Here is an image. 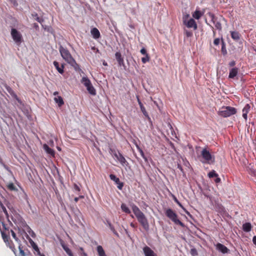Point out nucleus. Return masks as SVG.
<instances>
[{"label":"nucleus","instance_id":"58836bf2","mask_svg":"<svg viewBox=\"0 0 256 256\" xmlns=\"http://www.w3.org/2000/svg\"><path fill=\"white\" fill-rule=\"evenodd\" d=\"M18 249L20 250V256H26L25 252L24 250L22 249V244L20 243L18 244Z\"/></svg>","mask_w":256,"mask_h":256},{"label":"nucleus","instance_id":"3c124183","mask_svg":"<svg viewBox=\"0 0 256 256\" xmlns=\"http://www.w3.org/2000/svg\"><path fill=\"white\" fill-rule=\"evenodd\" d=\"M174 202L177 204H179L180 202L178 200L176 196H173Z\"/></svg>","mask_w":256,"mask_h":256},{"label":"nucleus","instance_id":"774afa93","mask_svg":"<svg viewBox=\"0 0 256 256\" xmlns=\"http://www.w3.org/2000/svg\"><path fill=\"white\" fill-rule=\"evenodd\" d=\"M74 256L73 255V256Z\"/></svg>","mask_w":256,"mask_h":256},{"label":"nucleus","instance_id":"473e14b6","mask_svg":"<svg viewBox=\"0 0 256 256\" xmlns=\"http://www.w3.org/2000/svg\"><path fill=\"white\" fill-rule=\"evenodd\" d=\"M26 230L28 232V234L30 235V236L34 238L36 236V234L35 232L31 229V228L28 225L26 226Z\"/></svg>","mask_w":256,"mask_h":256},{"label":"nucleus","instance_id":"c9c22d12","mask_svg":"<svg viewBox=\"0 0 256 256\" xmlns=\"http://www.w3.org/2000/svg\"><path fill=\"white\" fill-rule=\"evenodd\" d=\"M150 60V57L148 54H146V56H144V57L142 58V62L143 64H146V63L147 62H148Z\"/></svg>","mask_w":256,"mask_h":256},{"label":"nucleus","instance_id":"cd10ccee","mask_svg":"<svg viewBox=\"0 0 256 256\" xmlns=\"http://www.w3.org/2000/svg\"><path fill=\"white\" fill-rule=\"evenodd\" d=\"M97 251H98L99 256H106V255L105 252L102 246H98Z\"/></svg>","mask_w":256,"mask_h":256},{"label":"nucleus","instance_id":"603ef678","mask_svg":"<svg viewBox=\"0 0 256 256\" xmlns=\"http://www.w3.org/2000/svg\"><path fill=\"white\" fill-rule=\"evenodd\" d=\"M14 96L18 102H20V100H19V98H18L16 94H14Z\"/></svg>","mask_w":256,"mask_h":256},{"label":"nucleus","instance_id":"39448f33","mask_svg":"<svg viewBox=\"0 0 256 256\" xmlns=\"http://www.w3.org/2000/svg\"><path fill=\"white\" fill-rule=\"evenodd\" d=\"M236 112V110L232 106H223L218 112V114L224 118L229 117Z\"/></svg>","mask_w":256,"mask_h":256},{"label":"nucleus","instance_id":"1a4fd4ad","mask_svg":"<svg viewBox=\"0 0 256 256\" xmlns=\"http://www.w3.org/2000/svg\"><path fill=\"white\" fill-rule=\"evenodd\" d=\"M6 222H10L8 218V214L0 212V226L3 232L8 230V224Z\"/></svg>","mask_w":256,"mask_h":256},{"label":"nucleus","instance_id":"f704fd0d","mask_svg":"<svg viewBox=\"0 0 256 256\" xmlns=\"http://www.w3.org/2000/svg\"><path fill=\"white\" fill-rule=\"evenodd\" d=\"M208 176L210 178H214V177H218V174L214 170H212L210 171L208 174Z\"/></svg>","mask_w":256,"mask_h":256},{"label":"nucleus","instance_id":"412c9836","mask_svg":"<svg viewBox=\"0 0 256 256\" xmlns=\"http://www.w3.org/2000/svg\"><path fill=\"white\" fill-rule=\"evenodd\" d=\"M54 65L60 74H62L64 73V66L63 64H62L61 66H60L59 63L56 61H54Z\"/></svg>","mask_w":256,"mask_h":256},{"label":"nucleus","instance_id":"a18cd8bd","mask_svg":"<svg viewBox=\"0 0 256 256\" xmlns=\"http://www.w3.org/2000/svg\"><path fill=\"white\" fill-rule=\"evenodd\" d=\"M84 198V196H80L78 197H76L74 198V200L75 202H78V200H79V199L80 198Z\"/></svg>","mask_w":256,"mask_h":256},{"label":"nucleus","instance_id":"864d4df0","mask_svg":"<svg viewBox=\"0 0 256 256\" xmlns=\"http://www.w3.org/2000/svg\"><path fill=\"white\" fill-rule=\"evenodd\" d=\"M180 208H182L184 211H186V209L184 208V206H182V204L179 202V204H178Z\"/></svg>","mask_w":256,"mask_h":256},{"label":"nucleus","instance_id":"bb28decb","mask_svg":"<svg viewBox=\"0 0 256 256\" xmlns=\"http://www.w3.org/2000/svg\"><path fill=\"white\" fill-rule=\"evenodd\" d=\"M54 100L58 104V106H61L64 104L63 99L60 96L55 98Z\"/></svg>","mask_w":256,"mask_h":256},{"label":"nucleus","instance_id":"7c9ffc66","mask_svg":"<svg viewBox=\"0 0 256 256\" xmlns=\"http://www.w3.org/2000/svg\"><path fill=\"white\" fill-rule=\"evenodd\" d=\"M136 148L138 151L140 152V156H142V158L146 162L148 160L147 158L146 157L144 152L143 150H142V148L139 146L137 144H136Z\"/></svg>","mask_w":256,"mask_h":256},{"label":"nucleus","instance_id":"72a5a7b5","mask_svg":"<svg viewBox=\"0 0 256 256\" xmlns=\"http://www.w3.org/2000/svg\"><path fill=\"white\" fill-rule=\"evenodd\" d=\"M121 208L123 212H125L126 214H130V210L126 206V204H122L121 205Z\"/></svg>","mask_w":256,"mask_h":256},{"label":"nucleus","instance_id":"f8f14e48","mask_svg":"<svg viewBox=\"0 0 256 256\" xmlns=\"http://www.w3.org/2000/svg\"><path fill=\"white\" fill-rule=\"evenodd\" d=\"M26 239L28 240L32 248L36 252V254H40V251L37 244L29 236L26 232H24Z\"/></svg>","mask_w":256,"mask_h":256},{"label":"nucleus","instance_id":"0e129e2a","mask_svg":"<svg viewBox=\"0 0 256 256\" xmlns=\"http://www.w3.org/2000/svg\"><path fill=\"white\" fill-rule=\"evenodd\" d=\"M32 16L34 17H36V16L35 15V14H32Z\"/></svg>","mask_w":256,"mask_h":256},{"label":"nucleus","instance_id":"ea45409f","mask_svg":"<svg viewBox=\"0 0 256 256\" xmlns=\"http://www.w3.org/2000/svg\"><path fill=\"white\" fill-rule=\"evenodd\" d=\"M214 26H215V27L216 28L217 30H222V26L221 23L220 22H216V24Z\"/></svg>","mask_w":256,"mask_h":256},{"label":"nucleus","instance_id":"c85d7f7f","mask_svg":"<svg viewBox=\"0 0 256 256\" xmlns=\"http://www.w3.org/2000/svg\"><path fill=\"white\" fill-rule=\"evenodd\" d=\"M140 110H141L143 114L148 118L150 119V118L148 114V113L147 112L143 104L140 105Z\"/></svg>","mask_w":256,"mask_h":256},{"label":"nucleus","instance_id":"2f4dec72","mask_svg":"<svg viewBox=\"0 0 256 256\" xmlns=\"http://www.w3.org/2000/svg\"><path fill=\"white\" fill-rule=\"evenodd\" d=\"M0 212L6 214H8V211L6 207L4 204L0 202Z\"/></svg>","mask_w":256,"mask_h":256},{"label":"nucleus","instance_id":"0eeeda50","mask_svg":"<svg viewBox=\"0 0 256 256\" xmlns=\"http://www.w3.org/2000/svg\"><path fill=\"white\" fill-rule=\"evenodd\" d=\"M113 158L116 162H119L122 167L125 168L128 166V162L120 152H115L114 154Z\"/></svg>","mask_w":256,"mask_h":256},{"label":"nucleus","instance_id":"a878e982","mask_svg":"<svg viewBox=\"0 0 256 256\" xmlns=\"http://www.w3.org/2000/svg\"><path fill=\"white\" fill-rule=\"evenodd\" d=\"M252 228L251 224L249 222H246L242 225V229L244 232H248L250 231Z\"/></svg>","mask_w":256,"mask_h":256},{"label":"nucleus","instance_id":"4c0bfd02","mask_svg":"<svg viewBox=\"0 0 256 256\" xmlns=\"http://www.w3.org/2000/svg\"><path fill=\"white\" fill-rule=\"evenodd\" d=\"M208 16L211 18V21L212 23H214V22H216L217 20V18L215 16L214 14H213L212 12H208Z\"/></svg>","mask_w":256,"mask_h":256},{"label":"nucleus","instance_id":"8fccbe9b","mask_svg":"<svg viewBox=\"0 0 256 256\" xmlns=\"http://www.w3.org/2000/svg\"><path fill=\"white\" fill-rule=\"evenodd\" d=\"M136 98H137V100H138V102L139 106L142 104V102H141L138 96H137Z\"/></svg>","mask_w":256,"mask_h":256},{"label":"nucleus","instance_id":"4be33fe9","mask_svg":"<svg viewBox=\"0 0 256 256\" xmlns=\"http://www.w3.org/2000/svg\"><path fill=\"white\" fill-rule=\"evenodd\" d=\"M238 69L236 68H232L230 70L228 77L230 78H233L238 74Z\"/></svg>","mask_w":256,"mask_h":256},{"label":"nucleus","instance_id":"f3484780","mask_svg":"<svg viewBox=\"0 0 256 256\" xmlns=\"http://www.w3.org/2000/svg\"><path fill=\"white\" fill-rule=\"evenodd\" d=\"M113 182L116 185L117 188L120 190H122L124 187V182L120 180V179L114 176H113Z\"/></svg>","mask_w":256,"mask_h":256},{"label":"nucleus","instance_id":"052dcab7","mask_svg":"<svg viewBox=\"0 0 256 256\" xmlns=\"http://www.w3.org/2000/svg\"><path fill=\"white\" fill-rule=\"evenodd\" d=\"M39 256H46L44 254H41V252H40V254H38Z\"/></svg>","mask_w":256,"mask_h":256},{"label":"nucleus","instance_id":"6ab92c4d","mask_svg":"<svg viewBox=\"0 0 256 256\" xmlns=\"http://www.w3.org/2000/svg\"><path fill=\"white\" fill-rule=\"evenodd\" d=\"M43 148L44 150L46 152V153L50 154V156H54L55 153L54 150L52 148H50L46 144H44Z\"/></svg>","mask_w":256,"mask_h":256},{"label":"nucleus","instance_id":"2eb2a0df","mask_svg":"<svg viewBox=\"0 0 256 256\" xmlns=\"http://www.w3.org/2000/svg\"><path fill=\"white\" fill-rule=\"evenodd\" d=\"M216 248L222 254H226L228 252V249L224 244L218 243L216 245Z\"/></svg>","mask_w":256,"mask_h":256},{"label":"nucleus","instance_id":"79ce46f5","mask_svg":"<svg viewBox=\"0 0 256 256\" xmlns=\"http://www.w3.org/2000/svg\"><path fill=\"white\" fill-rule=\"evenodd\" d=\"M190 254L193 256H196L198 255V252L195 248H192L190 250Z\"/></svg>","mask_w":256,"mask_h":256},{"label":"nucleus","instance_id":"6e6552de","mask_svg":"<svg viewBox=\"0 0 256 256\" xmlns=\"http://www.w3.org/2000/svg\"><path fill=\"white\" fill-rule=\"evenodd\" d=\"M82 83L86 88L90 94L92 95L96 94V90L92 86L90 80L86 78L83 77L81 80Z\"/></svg>","mask_w":256,"mask_h":256},{"label":"nucleus","instance_id":"b1692460","mask_svg":"<svg viewBox=\"0 0 256 256\" xmlns=\"http://www.w3.org/2000/svg\"><path fill=\"white\" fill-rule=\"evenodd\" d=\"M42 28L48 32L52 34H54V29L51 26H48L46 25L42 24Z\"/></svg>","mask_w":256,"mask_h":256},{"label":"nucleus","instance_id":"ddd939ff","mask_svg":"<svg viewBox=\"0 0 256 256\" xmlns=\"http://www.w3.org/2000/svg\"><path fill=\"white\" fill-rule=\"evenodd\" d=\"M204 14V10L202 11L198 8L192 13V16L194 19L199 20Z\"/></svg>","mask_w":256,"mask_h":256},{"label":"nucleus","instance_id":"9b49d317","mask_svg":"<svg viewBox=\"0 0 256 256\" xmlns=\"http://www.w3.org/2000/svg\"><path fill=\"white\" fill-rule=\"evenodd\" d=\"M11 36L13 40L18 45L20 44L22 42V34L15 28H12L11 30Z\"/></svg>","mask_w":256,"mask_h":256},{"label":"nucleus","instance_id":"20e7f679","mask_svg":"<svg viewBox=\"0 0 256 256\" xmlns=\"http://www.w3.org/2000/svg\"><path fill=\"white\" fill-rule=\"evenodd\" d=\"M59 50L62 58L68 64H69L72 66H74L75 64H76V60L72 57L71 54H70L68 50L64 48L62 46H60L59 48Z\"/></svg>","mask_w":256,"mask_h":256},{"label":"nucleus","instance_id":"e433bc0d","mask_svg":"<svg viewBox=\"0 0 256 256\" xmlns=\"http://www.w3.org/2000/svg\"><path fill=\"white\" fill-rule=\"evenodd\" d=\"M10 233L12 238L15 240L16 242H17L18 244L20 243V240L16 236V235L14 232L13 230H10Z\"/></svg>","mask_w":256,"mask_h":256},{"label":"nucleus","instance_id":"6e6d98bb","mask_svg":"<svg viewBox=\"0 0 256 256\" xmlns=\"http://www.w3.org/2000/svg\"><path fill=\"white\" fill-rule=\"evenodd\" d=\"M235 64V62L234 61L230 63V66H234Z\"/></svg>","mask_w":256,"mask_h":256},{"label":"nucleus","instance_id":"680f3d73","mask_svg":"<svg viewBox=\"0 0 256 256\" xmlns=\"http://www.w3.org/2000/svg\"><path fill=\"white\" fill-rule=\"evenodd\" d=\"M218 22V20H217L216 22H214L213 23V24H214V25H215V24H216V22Z\"/></svg>","mask_w":256,"mask_h":256},{"label":"nucleus","instance_id":"aec40b11","mask_svg":"<svg viewBox=\"0 0 256 256\" xmlns=\"http://www.w3.org/2000/svg\"><path fill=\"white\" fill-rule=\"evenodd\" d=\"M250 110V106L249 104H246L242 109V116L245 119V120H247V114L249 112Z\"/></svg>","mask_w":256,"mask_h":256},{"label":"nucleus","instance_id":"338daca9","mask_svg":"<svg viewBox=\"0 0 256 256\" xmlns=\"http://www.w3.org/2000/svg\"><path fill=\"white\" fill-rule=\"evenodd\" d=\"M104 64L106 65V63L104 62Z\"/></svg>","mask_w":256,"mask_h":256},{"label":"nucleus","instance_id":"09e8293b","mask_svg":"<svg viewBox=\"0 0 256 256\" xmlns=\"http://www.w3.org/2000/svg\"><path fill=\"white\" fill-rule=\"evenodd\" d=\"M186 34L187 36H190L192 35V32H188V30L186 31Z\"/></svg>","mask_w":256,"mask_h":256},{"label":"nucleus","instance_id":"dca6fc26","mask_svg":"<svg viewBox=\"0 0 256 256\" xmlns=\"http://www.w3.org/2000/svg\"><path fill=\"white\" fill-rule=\"evenodd\" d=\"M143 251L145 256H157L154 252L147 246L144 248Z\"/></svg>","mask_w":256,"mask_h":256},{"label":"nucleus","instance_id":"5fc2aeb1","mask_svg":"<svg viewBox=\"0 0 256 256\" xmlns=\"http://www.w3.org/2000/svg\"><path fill=\"white\" fill-rule=\"evenodd\" d=\"M252 240H253V242H254V244L256 245V236H254Z\"/></svg>","mask_w":256,"mask_h":256},{"label":"nucleus","instance_id":"9d476101","mask_svg":"<svg viewBox=\"0 0 256 256\" xmlns=\"http://www.w3.org/2000/svg\"><path fill=\"white\" fill-rule=\"evenodd\" d=\"M0 230L2 233V237L4 241V242L6 243L7 246H8L14 252V253L16 255V250L14 247V245L13 243V242L10 239V238L4 232L2 231V228H0Z\"/></svg>","mask_w":256,"mask_h":256},{"label":"nucleus","instance_id":"423d86ee","mask_svg":"<svg viewBox=\"0 0 256 256\" xmlns=\"http://www.w3.org/2000/svg\"><path fill=\"white\" fill-rule=\"evenodd\" d=\"M166 214L170 220H171L176 224H179L182 227L184 226V224L178 219L177 214L172 209H167L166 210Z\"/></svg>","mask_w":256,"mask_h":256},{"label":"nucleus","instance_id":"69168bd1","mask_svg":"<svg viewBox=\"0 0 256 256\" xmlns=\"http://www.w3.org/2000/svg\"><path fill=\"white\" fill-rule=\"evenodd\" d=\"M80 250H83V248H80Z\"/></svg>","mask_w":256,"mask_h":256},{"label":"nucleus","instance_id":"c03bdc74","mask_svg":"<svg viewBox=\"0 0 256 256\" xmlns=\"http://www.w3.org/2000/svg\"><path fill=\"white\" fill-rule=\"evenodd\" d=\"M74 189L76 191L78 192H80V187L76 184H74Z\"/></svg>","mask_w":256,"mask_h":256},{"label":"nucleus","instance_id":"4468645a","mask_svg":"<svg viewBox=\"0 0 256 256\" xmlns=\"http://www.w3.org/2000/svg\"><path fill=\"white\" fill-rule=\"evenodd\" d=\"M116 58L120 66H122L124 69L126 68V66L124 63V58L122 56L120 52H117L115 54Z\"/></svg>","mask_w":256,"mask_h":256},{"label":"nucleus","instance_id":"f03ea898","mask_svg":"<svg viewBox=\"0 0 256 256\" xmlns=\"http://www.w3.org/2000/svg\"><path fill=\"white\" fill-rule=\"evenodd\" d=\"M202 162L204 164H212L214 162V156L212 155L208 148H204L199 156Z\"/></svg>","mask_w":256,"mask_h":256},{"label":"nucleus","instance_id":"4d7b16f0","mask_svg":"<svg viewBox=\"0 0 256 256\" xmlns=\"http://www.w3.org/2000/svg\"><path fill=\"white\" fill-rule=\"evenodd\" d=\"M178 168L181 170L182 171V167L180 165V164H178Z\"/></svg>","mask_w":256,"mask_h":256},{"label":"nucleus","instance_id":"c756f323","mask_svg":"<svg viewBox=\"0 0 256 256\" xmlns=\"http://www.w3.org/2000/svg\"><path fill=\"white\" fill-rule=\"evenodd\" d=\"M62 246L63 249L65 250L68 256H72L74 255L72 250L66 245L62 244Z\"/></svg>","mask_w":256,"mask_h":256},{"label":"nucleus","instance_id":"a19ab883","mask_svg":"<svg viewBox=\"0 0 256 256\" xmlns=\"http://www.w3.org/2000/svg\"><path fill=\"white\" fill-rule=\"evenodd\" d=\"M35 15L36 16V20L42 24V22H44V20L38 17L37 14L35 13Z\"/></svg>","mask_w":256,"mask_h":256},{"label":"nucleus","instance_id":"37998d69","mask_svg":"<svg viewBox=\"0 0 256 256\" xmlns=\"http://www.w3.org/2000/svg\"><path fill=\"white\" fill-rule=\"evenodd\" d=\"M140 52V53H141L142 54H143V55L146 56V54H148V53H147V52H146V50L144 48H142Z\"/></svg>","mask_w":256,"mask_h":256},{"label":"nucleus","instance_id":"de8ad7c7","mask_svg":"<svg viewBox=\"0 0 256 256\" xmlns=\"http://www.w3.org/2000/svg\"><path fill=\"white\" fill-rule=\"evenodd\" d=\"M216 178L214 180V182H216V183H220V178L218 177H218H215Z\"/></svg>","mask_w":256,"mask_h":256},{"label":"nucleus","instance_id":"e2e57ef3","mask_svg":"<svg viewBox=\"0 0 256 256\" xmlns=\"http://www.w3.org/2000/svg\"><path fill=\"white\" fill-rule=\"evenodd\" d=\"M57 94H58V92H54V95H56Z\"/></svg>","mask_w":256,"mask_h":256},{"label":"nucleus","instance_id":"49530a36","mask_svg":"<svg viewBox=\"0 0 256 256\" xmlns=\"http://www.w3.org/2000/svg\"><path fill=\"white\" fill-rule=\"evenodd\" d=\"M220 42V40L218 38H216L214 41V44L217 46L218 45Z\"/></svg>","mask_w":256,"mask_h":256},{"label":"nucleus","instance_id":"7ed1b4c3","mask_svg":"<svg viewBox=\"0 0 256 256\" xmlns=\"http://www.w3.org/2000/svg\"><path fill=\"white\" fill-rule=\"evenodd\" d=\"M183 24L188 28H192L194 30H196L198 28V26L196 22L193 18H190V15L188 14L185 13L183 14L182 18Z\"/></svg>","mask_w":256,"mask_h":256},{"label":"nucleus","instance_id":"393cba45","mask_svg":"<svg viewBox=\"0 0 256 256\" xmlns=\"http://www.w3.org/2000/svg\"><path fill=\"white\" fill-rule=\"evenodd\" d=\"M6 188L10 191L16 192L18 190L16 186L12 182L8 183L6 185Z\"/></svg>","mask_w":256,"mask_h":256},{"label":"nucleus","instance_id":"f257e3e1","mask_svg":"<svg viewBox=\"0 0 256 256\" xmlns=\"http://www.w3.org/2000/svg\"><path fill=\"white\" fill-rule=\"evenodd\" d=\"M132 208L138 222L145 230H148L149 228V224L144 214L136 206L133 204Z\"/></svg>","mask_w":256,"mask_h":256},{"label":"nucleus","instance_id":"bf43d9fd","mask_svg":"<svg viewBox=\"0 0 256 256\" xmlns=\"http://www.w3.org/2000/svg\"><path fill=\"white\" fill-rule=\"evenodd\" d=\"M109 176H110V180H112V174H110Z\"/></svg>","mask_w":256,"mask_h":256},{"label":"nucleus","instance_id":"a211bd4d","mask_svg":"<svg viewBox=\"0 0 256 256\" xmlns=\"http://www.w3.org/2000/svg\"><path fill=\"white\" fill-rule=\"evenodd\" d=\"M90 32L93 38L95 39L98 38L100 36L99 30L96 28H92Z\"/></svg>","mask_w":256,"mask_h":256},{"label":"nucleus","instance_id":"13d9d810","mask_svg":"<svg viewBox=\"0 0 256 256\" xmlns=\"http://www.w3.org/2000/svg\"><path fill=\"white\" fill-rule=\"evenodd\" d=\"M34 27L36 28H38V26L37 24H34Z\"/></svg>","mask_w":256,"mask_h":256},{"label":"nucleus","instance_id":"5701e85b","mask_svg":"<svg viewBox=\"0 0 256 256\" xmlns=\"http://www.w3.org/2000/svg\"><path fill=\"white\" fill-rule=\"evenodd\" d=\"M231 37L234 40H238L240 39V34L238 32L236 31L230 32Z\"/></svg>","mask_w":256,"mask_h":256}]
</instances>
